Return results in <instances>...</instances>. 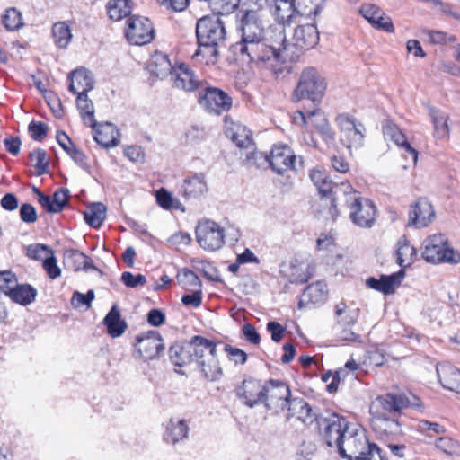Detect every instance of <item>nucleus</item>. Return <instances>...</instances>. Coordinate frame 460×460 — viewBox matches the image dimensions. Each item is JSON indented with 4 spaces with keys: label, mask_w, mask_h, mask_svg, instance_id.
I'll use <instances>...</instances> for the list:
<instances>
[{
    "label": "nucleus",
    "mask_w": 460,
    "mask_h": 460,
    "mask_svg": "<svg viewBox=\"0 0 460 460\" xmlns=\"http://www.w3.org/2000/svg\"><path fill=\"white\" fill-rule=\"evenodd\" d=\"M309 177L321 195L327 196L332 192L334 183L324 170L314 168L310 171Z\"/></svg>",
    "instance_id": "c9c22d12"
},
{
    "label": "nucleus",
    "mask_w": 460,
    "mask_h": 460,
    "mask_svg": "<svg viewBox=\"0 0 460 460\" xmlns=\"http://www.w3.org/2000/svg\"><path fill=\"white\" fill-rule=\"evenodd\" d=\"M76 105L84 124L94 128L96 126L94 106L93 102L88 98L87 93L77 95Z\"/></svg>",
    "instance_id": "4c0bfd02"
},
{
    "label": "nucleus",
    "mask_w": 460,
    "mask_h": 460,
    "mask_svg": "<svg viewBox=\"0 0 460 460\" xmlns=\"http://www.w3.org/2000/svg\"><path fill=\"white\" fill-rule=\"evenodd\" d=\"M201 340L202 336L195 335L189 342L172 345L169 349L171 362L178 367L194 362Z\"/></svg>",
    "instance_id": "2eb2a0df"
},
{
    "label": "nucleus",
    "mask_w": 460,
    "mask_h": 460,
    "mask_svg": "<svg viewBox=\"0 0 460 460\" xmlns=\"http://www.w3.org/2000/svg\"><path fill=\"white\" fill-rule=\"evenodd\" d=\"M319 31L314 24L297 26L293 33V45L299 49H310L317 45Z\"/></svg>",
    "instance_id": "4be33fe9"
},
{
    "label": "nucleus",
    "mask_w": 460,
    "mask_h": 460,
    "mask_svg": "<svg viewBox=\"0 0 460 460\" xmlns=\"http://www.w3.org/2000/svg\"><path fill=\"white\" fill-rule=\"evenodd\" d=\"M416 429L427 436L440 435L446 432V429L443 425L427 420H418Z\"/></svg>",
    "instance_id": "8fccbe9b"
},
{
    "label": "nucleus",
    "mask_w": 460,
    "mask_h": 460,
    "mask_svg": "<svg viewBox=\"0 0 460 460\" xmlns=\"http://www.w3.org/2000/svg\"><path fill=\"white\" fill-rule=\"evenodd\" d=\"M369 440L364 430L356 429L353 432L348 431L342 445L339 447V455L348 460H355L359 454H362L366 447H368Z\"/></svg>",
    "instance_id": "f3484780"
},
{
    "label": "nucleus",
    "mask_w": 460,
    "mask_h": 460,
    "mask_svg": "<svg viewBox=\"0 0 460 460\" xmlns=\"http://www.w3.org/2000/svg\"><path fill=\"white\" fill-rule=\"evenodd\" d=\"M422 258L433 264L460 262V252L448 245L447 239L443 234H436L423 241Z\"/></svg>",
    "instance_id": "0eeeda50"
},
{
    "label": "nucleus",
    "mask_w": 460,
    "mask_h": 460,
    "mask_svg": "<svg viewBox=\"0 0 460 460\" xmlns=\"http://www.w3.org/2000/svg\"><path fill=\"white\" fill-rule=\"evenodd\" d=\"M355 460H388L385 453L375 443H368V447L359 454Z\"/></svg>",
    "instance_id": "5fc2aeb1"
},
{
    "label": "nucleus",
    "mask_w": 460,
    "mask_h": 460,
    "mask_svg": "<svg viewBox=\"0 0 460 460\" xmlns=\"http://www.w3.org/2000/svg\"><path fill=\"white\" fill-rule=\"evenodd\" d=\"M171 80L174 87L188 92L196 90L199 84V81L196 78L193 71L183 63L173 68Z\"/></svg>",
    "instance_id": "5701e85b"
},
{
    "label": "nucleus",
    "mask_w": 460,
    "mask_h": 460,
    "mask_svg": "<svg viewBox=\"0 0 460 460\" xmlns=\"http://www.w3.org/2000/svg\"><path fill=\"white\" fill-rule=\"evenodd\" d=\"M125 36L131 44L140 46L148 44L155 38L153 23L144 16H130L126 22Z\"/></svg>",
    "instance_id": "9b49d317"
},
{
    "label": "nucleus",
    "mask_w": 460,
    "mask_h": 460,
    "mask_svg": "<svg viewBox=\"0 0 460 460\" xmlns=\"http://www.w3.org/2000/svg\"><path fill=\"white\" fill-rule=\"evenodd\" d=\"M437 448L448 455H460V444L458 441L448 438L440 437L436 440Z\"/></svg>",
    "instance_id": "6e6d98bb"
},
{
    "label": "nucleus",
    "mask_w": 460,
    "mask_h": 460,
    "mask_svg": "<svg viewBox=\"0 0 460 460\" xmlns=\"http://www.w3.org/2000/svg\"><path fill=\"white\" fill-rule=\"evenodd\" d=\"M236 394L246 406L252 408L255 405L263 403L265 400L264 385L257 379L243 380L237 388Z\"/></svg>",
    "instance_id": "aec40b11"
},
{
    "label": "nucleus",
    "mask_w": 460,
    "mask_h": 460,
    "mask_svg": "<svg viewBox=\"0 0 460 460\" xmlns=\"http://www.w3.org/2000/svg\"><path fill=\"white\" fill-rule=\"evenodd\" d=\"M191 291V294H186L181 296V303L184 305L198 308L201 305L202 303V290L199 288L192 289Z\"/></svg>",
    "instance_id": "338daca9"
},
{
    "label": "nucleus",
    "mask_w": 460,
    "mask_h": 460,
    "mask_svg": "<svg viewBox=\"0 0 460 460\" xmlns=\"http://www.w3.org/2000/svg\"><path fill=\"white\" fill-rule=\"evenodd\" d=\"M51 32L54 42L59 49H66L73 37L71 28L66 22L54 23Z\"/></svg>",
    "instance_id": "58836bf2"
},
{
    "label": "nucleus",
    "mask_w": 460,
    "mask_h": 460,
    "mask_svg": "<svg viewBox=\"0 0 460 460\" xmlns=\"http://www.w3.org/2000/svg\"><path fill=\"white\" fill-rule=\"evenodd\" d=\"M408 407L422 410L420 398L413 394L410 397L402 394L387 393L378 396L370 406L371 427L378 435L396 434L400 431L398 418L401 411Z\"/></svg>",
    "instance_id": "f03ea898"
},
{
    "label": "nucleus",
    "mask_w": 460,
    "mask_h": 460,
    "mask_svg": "<svg viewBox=\"0 0 460 460\" xmlns=\"http://www.w3.org/2000/svg\"><path fill=\"white\" fill-rule=\"evenodd\" d=\"M69 80V91L76 95L86 94L94 86V80L91 72L84 68L72 72Z\"/></svg>",
    "instance_id": "393cba45"
},
{
    "label": "nucleus",
    "mask_w": 460,
    "mask_h": 460,
    "mask_svg": "<svg viewBox=\"0 0 460 460\" xmlns=\"http://www.w3.org/2000/svg\"><path fill=\"white\" fill-rule=\"evenodd\" d=\"M15 275L9 270L0 271V292L8 296L9 290L15 285Z\"/></svg>",
    "instance_id": "bf43d9fd"
},
{
    "label": "nucleus",
    "mask_w": 460,
    "mask_h": 460,
    "mask_svg": "<svg viewBox=\"0 0 460 460\" xmlns=\"http://www.w3.org/2000/svg\"><path fill=\"white\" fill-rule=\"evenodd\" d=\"M335 121L340 129V140L348 149L363 146L366 128L360 121L347 113L338 114Z\"/></svg>",
    "instance_id": "6e6552de"
},
{
    "label": "nucleus",
    "mask_w": 460,
    "mask_h": 460,
    "mask_svg": "<svg viewBox=\"0 0 460 460\" xmlns=\"http://www.w3.org/2000/svg\"><path fill=\"white\" fill-rule=\"evenodd\" d=\"M196 239L201 248L215 252L225 243V230L217 222L205 219L199 222L196 227Z\"/></svg>",
    "instance_id": "9d476101"
},
{
    "label": "nucleus",
    "mask_w": 460,
    "mask_h": 460,
    "mask_svg": "<svg viewBox=\"0 0 460 460\" xmlns=\"http://www.w3.org/2000/svg\"><path fill=\"white\" fill-rule=\"evenodd\" d=\"M314 118L313 127L316 128L322 138L326 143L333 142L334 134L331 128L328 120L325 119L323 113L320 109H314L309 113V121Z\"/></svg>",
    "instance_id": "f704fd0d"
},
{
    "label": "nucleus",
    "mask_w": 460,
    "mask_h": 460,
    "mask_svg": "<svg viewBox=\"0 0 460 460\" xmlns=\"http://www.w3.org/2000/svg\"><path fill=\"white\" fill-rule=\"evenodd\" d=\"M43 268L48 276L52 279H57L61 274V270L58 266L57 260L52 254L45 257L43 261Z\"/></svg>",
    "instance_id": "0e129e2a"
},
{
    "label": "nucleus",
    "mask_w": 460,
    "mask_h": 460,
    "mask_svg": "<svg viewBox=\"0 0 460 460\" xmlns=\"http://www.w3.org/2000/svg\"><path fill=\"white\" fill-rule=\"evenodd\" d=\"M121 281L128 288H136L144 286L146 283V279L142 274L134 275L129 271H125L121 275Z\"/></svg>",
    "instance_id": "052dcab7"
},
{
    "label": "nucleus",
    "mask_w": 460,
    "mask_h": 460,
    "mask_svg": "<svg viewBox=\"0 0 460 460\" xmlns=\"http://www.w3.org/2000/svg\"><path fill=\"white\" fill-rule=\"evenodd\" d=\"M264 398L267 409L284 411L291 401V391L284 381L270 379L264 384Z\"/></svg>",
    "instance_id": "f8f14e48"
},
{
    "label": "nucleus",
    "mask_w": 460,
    "mask_h": 460,
    "mask_svg": "<svg viewBox=\"0 0 460 460\" xmlns=\"http://www.w3.org/2000/svg\"><path fill=\"white\" fill-rule=\"evenodd\" d=\"M349 218L359 227L370 228L376 220V207L368 199L354 197L349 204Z\"/></svg>",
    "instance_id": "4468645a"
},
{
    "label": "nucleus",
    "mask_w": 460,
    "mask_h": 460,
    "mask_svg": "<svg viewBox=\"0 0 460 460\" xmlns=\"http://www.w3.org/2000/svg\"><path fill=\"white\" fill-rule=\"evenodd\" d=\"M37 290L29 284H18L17 280L15 285L9 290L8 297L22 305L31 304L36 297Z\"/></svg>",
    "instance_id": "2f4dec72"
},
{
    "label": "nucleus",
    "mask_w": 460,
    "mask_h": 460,
    "mask_svg": "<svg viewBox=\"0 0 460 460\" xmlns=\"http://www.w3.org/2000/svg\"><path fill=\"white\" fill-rule=\"evenodd\" d=\"M398 249L396 252L397 262L401 267H405L412 263L417 254V250L411 245L405 237L398 241Z\"/></svg>",
    "instance_id": "a19ab883"
},
{
    "label": "nucleus",
    "mask_w": 460,
    "mask_h": 460,
    "mask_svg": "<svg viewBox=\"0 0 460 460\" xmlns=\"http://www.w3.org/2000/svg\"><path fill=\"white\" fill-rule=\"evenodd\" d=\"M84 217L90 226L98 228L106 218V207L101 202L93 203L86 207Z\"/></svg>",
    "instance_id": "e433bc0d"
},
{
    "label": "nucleus",
    "mask_w": 460,
    "mask_h": 460,
    "mask_svg": "<svg viewBox=\"0 0 460 460\" xmlns=\"http://www.w3.org/2000/svg\"><path fill=\"white\" fill-rule=\"evenodd\" d=\"M326 90L325 79L314 67L305 68L298 80L297 85L293 92L292 98L298 102L302 99H308L314 103H319Z\"/></svg>",
    "instance_id": "39448f33"
},
{
    "label": "nucleus",
    "mask_w": 460,
    "mask_h": 460,
    "mask_svg": "<svg viewBox=\"0 0 460 460\" xmlns=\"http://www.w3.org/2000/svg\"><path fill=\"white\" fill-rule=\"evenodd\" d=\"M199 104L208 112L221 114L232 108V98L223 90L217 87H206L199 93Z\"/></svg>",
    "instance_id": "ddd939ff"
},
{
    "label": "nucleus",
    "mask_w": 460,
    "mask_h": 460,
    "mask_svg": "<svg viewBox=\"0 0 460 460\" xmlns=\"http://www.w3.org/2000/svg\"><path fill=\"white\" fill-rule=\"evenodd\" d=\"M136 341V347L145 360H152L164 350L163 339L157 331L137 335Z\"/></svg>",
    "instance_id": "dca6fc26"
},
{
    "label": "nucleus",
    "mask_w": 460,
    "mask_h": 460,
    "mask_svg": "<svg viewBox=\"0 0 460 460\" xmlns=\"http://www.w3.org/2000/svg\"><path fill=\"white\" fill-rule=\"evenodd\" d=\"M296 14L311 17L321 12L322 4L325 0H294Z\"/></svg>",
    "instance_id": "37998d69"
},
{
    "label": "nucleus",
    "mask_w": 460,
    "mask_h": 460,
    "mask_svg": "<svg viewBox=\"0 0 460 460\" xmlns=\"http://www.w3.org/2000/svg\"><path fill=\"white\" fill-rule=\"evenodd\" d=\"M327 296V284L323 280H317L305 288L298 302V307L302 309L310 305H321L326 301Z\"/></svg>",
    "instance_id": "412c9836"
},
{
    "label": "nucleus",
    "mask_w": 460,
    "mask_h": 460,
    "mask_svg": "<svg viewBox=\"0 0 460 460\" xmlns=\"http://www.w3.org/2000/svg\"><path fill=\"white\" fill-rule=\"evenodd\" d=\"M403 277L404 272L401 270L397 274L382 275L380 279L370 277L367 279L366 284L370 288L379 291L384 295H390L394 292L395 287L400 285Z\"/></svg>",
    "instance_id": "a878e982"
},
{
    "label": "nucleus",
    "mask_w": 460,
    "mask_h": 460,
    "mask_svg": "<svg viewBox=\"0 0 460 460\" xmlns=\"http://www.w3.org/2000/svg\"><path fill=\"white\" fill-rule=\"evenodd\" d=\"M288 407V419L296 417L305 426L315 425L321 414L317 410L312 408L303 398H293Z\"/></svg>",
    "instance_id": "6ab92c4d"
},
{
    "label": "nucleus",
    "mask_w": 460,
    "mask_h": 460,
    "mask_svg": "<svg viewBox=\"0 0 460 460\" xmlns=\"http://www.w3.org/2000/svg\"><path fill=\"white\" fill-rule=\"evenodd\" d=\"M147 68L151 75L163 79L168 75H171L174 67L172 66L167 55L162 52H155L151 57Z\"/></svg>",
    "instance_id": "c756f323"
},
{
    "label": "nucleus",
    "mask_w": 460,
    "mask_h": 460,
    "mask_svg": "<svg viewBox=\"0 0 460 460\" xmlns=\"http://www.w3.org/2000/svg\"><path fill=\"white\" fill-rule=\"evenodd\" d=\"M106 8L111 20L120 21L131 13V0H109Z\"/></svg>",
    "instance_id": "ea45409f"
},
{
    "label": "nucleus",
    "mask_w": 460,
    "mask_h": 460,
    "mask_svg": "<svg viewBox=\"0 0 460 460\" xmlns=\"http://www.w3.org/2000/svg\"><path fill=\"white\" fill-rule=\"evenodd\" d=\"M177 280L186 290L201 288V281L199 278L194 271L189 269H182L180 270L177 274Z\"/></svg>",
    "instance_id": "c03bdc74"
},
{
    "label": "nucleus",
    "mask_w": 460,
    "mask_h": 460,
    "mask_svg": "<svg viewBox=\"0 0 460 460\" xmlns=\"http://www.w3.org/2000/svg\"><path fill=\"white\" fill-rule=\"evenodd\" d=\"M435 218V209L426 198L419 199L409 211V226L416 228L428 226Z\"/></svg>",
    "instance_id": "a211bd4d"
},
{
    "label": "nucleus",
    "mask_w": 460,
    "mask_h": 460,
    "mask_svg": "<svg viewBox=\"0 0 460 460\" xmlns=\"http://www.w3.org/2000/svg\"><path fill=\"white\" fill-rule=\"evenodd\" d=\"M208 190L205 176L194 174L182 182L181 192L186 199H197L203 197Z\"/></svg>",
    "instance_id": "bb28decb"
},
{
    "label": "nucleus",
    "mask_w": 460,
    "mask_h": 460,
    "mask_svg": "<svg viewBox=\"0 0 460 460\" xmlns=\"http://www.w3.org/2000/svg\"><path fill=\"white\" fill-rule=\"evenodd\" d=\"M258 158H262L274 172L280 175L288 170L296 169V156L291 148L286 145H275L270 151V156L264 155L262 153H252V155H247L248 160H256Z\"/></svg>",
    "instance_id": "1a4fd4ad"
},
{
    "label": "nucleus",
    "mask_w": 460,
    "mask_h": 460,
    "mask_svg": "<svg viewBox=\"0 0 460 460\" xmlns=\"http://www.w3.org/2000/svg\"><path fill=\"white\" fill-rule=\"evenodd\" d=\"M314 426L322 441L327 447L338 449L349 431V421L337 413L321 414Z\"/></svg>",
    "instance_id": "20e7f679"
},
{
    "label": "nucleus",
    "mask_w": 460,
    "mask_h": 460,
    "mask_svg": "<svg viewBox=\"0 0 460 460\" xmlns=\"http://www.w3.org/2000/svg\"><path fill=\"white\" fill-rule=\"evenodd\" d=\"M335 314L338 317H341L339 320V323L342 325H353L356 323L358 315V309H347V305L345 303L341 302L336 305Z\"/></svg>",
    "instance_id": "a18cd8bd"
},
{
    "label": "nucleus",
    "mask_w": 460,
    "mask_h": 460,
    "mask_svg": "<svg viewBox=\"0 0 460 460\" xmlns=\"http://www.w3.org/2000/svg\"><path fill=\"white\" fill-rule=\"evenodd\" d=\"M274 15L280 23H290L296 14V8L294 0H273Z\"/></svg>",
    "instance_id": "72a5a7b5"
},
{
    "label": "nucleus",
    "mask_w": 460,
    "mask_h": 460,
    "mask_svg": "<svg viewBox=\"0 0 460 460\" xmlns=\"http://www.w3.org/2000/svg\"><path fill=\"white\" fill-rule=\"evenodd\" d=\"M355 460H388L385 453L375 443H368V447L359 454Z\"/></svg>",
    "instance_id": "864d4df0"
},
{
    "label": "nucleus",
    "mask_w": 460,
    "mask_h": 460,
    "mask_svg": "<svg viewBox=\"0 0 460 460\" xmlns=\"http://www.w3.org/2000/svg\"><path fill=\"white\" fill-rule=\"evenodd\" d=\"M231 130V138L238 147L248 148L252 145V134L246 127L239 123H234Z\"/></svg>",
    "instance_id": "79ce46f5"
},
{
    "label": "nucleus",
    "mask_w": 460,
    "mask_h": 460,
    "mask_svg": "<svg viewBox=\"0 0 460 460\" xmlns=\"http://www.w3.org/2000/svg\"><path fill=\"white\" fill-rule=\"evenodd\" d=\"M383 130L385 137L401 148L408 143L405 135L397 125L387 122L383 126Z\"/></svg>",
    "instance_id": "de8ad7c7"
},
{
    "label": "nucleus",
    "mask_w": 460,
    "mask_h": 460,
    "mask_svg": "<svg viewBox=\"0 0 460 460\" xmlns=\"http://www.w3.org/2000/svg\"><path fill=\"white\" fill-rule=\"evenodd\" d=\"M313 276V268L309 265L304 270L300 266H292L289 275V282L294 284H304L307 282Z\"/></svg>",
    "instance_id": "603ef678"
},
{
    "label": "nucleus",
    "mask_w": 460,
    "mask_h": 460,
    "mask_svg": "<svg viewBox=\"0 0 460 460\" xmlns=\"http://www.w3.org/2000/svg\"><path fill=\"white\" fill-rule=\"evenodd\" d=\"M94 297L95 295L93 289L88 290L86 294L75 291L73 294L72 304L75 307L80 306L81 305H84L87 306V308H89Z\"/></svg>",
    "instance_id": "680f3d73"
},
{
    "label": "nucleus",
    "mask_w": 460,
    "mask_h": 460,
    "mask_svg": "<svg viewBox=\"0 0 460 460\" xmlns=\"http://www.w3.org/2000/svg\"><path fill=\"white\" fill-rule=\"evenodd\" d=\"M437 374L444 388L460 394V370L458 368L442 363L437 366Z\"/></svg>",
    "instance_id": "cd10ccee"
},
{
    "label": "nucleus",
    "mask_w": 460,
    "mask_h": 460,
    "mask_svg": "<svg viewBox=\"0 0 460 460\" xmlns=\"http://www.w3.org/2000/svg\"><path fill=\"white\" fill-rule=\"evenodd\" d=\"M2 23L7 31H17L23 26L22 13L16 8H9L2 16Z\"/></svg>",
    "instance_id": "49530a36"
},
{
    "label": "nucleus",
    "mask_w": 460,
    "mask_h": 460,
    "mask_svg": "<svg viewBox=\"0 0 460 460\" xmlns=\"http://www.w3.org/2000/svg\"><path fill=\"white\" fill-rule=\"evenodd\" d=\"M66 262L75 271L81 270L85 266L86 255L78 250H69L65 253Z\"/></svg>",
    "instance_id": "3c124183"
},
{
    "label": "nucleus",
    "mask_w": 460,
    "mask_h": 460,
    "mask_svg": "<svg viewBox=\"0 0 460 460\" xmlns=\"http://www.w3.org/2000/svg\"><path fill=\"white\" fill-rule=\"evenodd\" d=\"M31 137L35 141H41L48 132V126L41 121H31L28 126Z\"/></svg>",
    "instance_id": "13d9d810"
},
{
    "label": "nucleus",
    "mask_w": 460,
    "mask_h": 460,
    "mask_svg": "<svg viewBox=\"0 0 460 460\" xmlns=\"http://www.w3.org/2000/svg\"><path fill=\"white\" fill-rule=\"evenodd\" d=\"M21 220L27 224H32L37 220V212L31 204L24 203L20 208Z\"/></svg>",
    "instance_id": "774afa93"
},
{
    "label": "nucleus",
    "mask_w": 460,
    "mask_h": 460,
    "mask_svg": "<svg viewBox=\"0 0 460 460\" xmlns=\"http://www.w3.org/2000/svg\"><path fill=\"white\" fill-rule=\"evenodd\" d=\"M189 427L184 420L171 419L166 425L164 439L167 443L175 444L188 437Z\"/></svg>",
    "instance_id": "7c9ffc66"
},
{
    "label": "nucleus",
    "mask_w": 460,
    "mask_h": 460,
    "mask_svg": "<svg viewBox=\"0 0 460 460\" xmlns=\"http://www.w3.org/2000/svg\"><path fill=\"white\" fill-rule=\"evenodd\" d=\"M360 13L373 25L377 19L382 18L384 11L375 4H366L361 6Z\"/></svg>",
    "instance_id": "4d7b16f0"
},
{
    "label": "nucleus",
    "mask_w": 460,
    "mask_h": 460,
    "mask_svg": "<svg viewBox=\"0 0 460 460\" xmlns=\"http://www.w3.org/2000/svg\"><path fill=\"white\" fill-rule=\"evenodd\" d=\"M217 345L216 341L202 337L194 360L201 376L210 382L217 381L223 376V368L217 355Z\"/></svg>",
    "instance_id": "423d86ee"
},
{
    "label": "nucleus",
    "mask_w": 460,
    "mask_h": 460,
    "mask_svg": "<svg viewBox=\"0 0 460 460\" xmlns=\"http://www.w3.org/2000/svg\"><path fill=\"white\" fill-rule=\"evenodd\" d=\"M428 109L433 123L435 137L438 139L447 138L449 136L448 116L433 106H429Z\"/></svg>",
    "instance_id": "473e14b6"
},
{
    "label": "nucleus",
    "mask_w": 460,
    "mask_h": 460,
    "mask_svg": "<svg viewBox=\"0 0 460 460\" xmlns=\"http://www.w3.org/2000/svg\"><path fill=\"white\" fill-rule=\"evenodd\" d=\"M68 196L69 191L67 189H59L55 191L51 199L54 207L57 209V213L62 211V209L66 206L68 203Z\"/></svg>",
    "instance_id": "69168bd1"
},
{
    "label": "nucleus",
    "mask_w": 460,
    "mask_h": 460,
    "mask_svg": "<svg viewBox=\"0 0 460 460\" xmlns=\"http://www.w3.org/2000/svg\"><path fill=\"white\" fill-rule=\"evenodd\" d=\"M30 159L35 162V168L38 175H42L48 172L49 164V157L45 150L38 148L30 154Z\"/></svg>",
    "instance_id": "09e8293b"
},
{
    "label": "nucleus",
    "mask_w": 460,
    "mask_h": 460,
    "mask_svg": "<svg viewBox=\"0 0 460 460\" xmlns=\"http://www.w3.org/2000/svg\"><path fill=\"white\" fill-rule=\"evenodd\" d=\"M198 49L192 58L206 65L215 64L219 56V49L225 46L226 30L225 22L217 15H207L196 23Z\"/></svg>",
    "instance_id": "7ed1b4c3"
},
{
    "label": "nucleus",
    "mask_w": 460,
    "mask_h": 460,
    "mask_svg": "<svg viewBox=\"0 0 460 460\" xmlns=\"http://www.w3.org/2000/svg\"><path fill=\"white\" fill-rule=\"evenodd\" d=\"M224 350L227 354L228 358L231 361H234V364L243 365L247 361V354L243 350H242L238 348H234L230 345L226 344L225 346Z\"/></svg>",
    "instance_id": "e2e57ef3"
},
{
    "label": "nucleus",
    "mask_w": 460,
    "mask_h": 460,
    "mask_svg": "<svg viewBox=\"0 0 460 460\" xmlns=\"http://www.w3.org/2000/svg\"><path fill=\"white\" fill-rule=\"evenodd\" d=\"M92 128L93 129V138L100 146L109 148L119 144V132L112 123H98L96 121V126Z\"/></svg>",
    "instance_id": "b1692460"
},
{
    "label": "nucleus",
    "mask_w": 460,
    "mask_h": 460,
    "mask_svg": "<svg viewBox=\"0 0 460 460\" xmlns=\"http://www.w3.org/2000/svg\"><path fill=\"white\" fill-rule=\"evenodd\" d=\"M237 31L239 41L231 46L232 53L243 62L262 64L279 75L283 72V52L287 50L284 29H274L266 36L265 28L255 10L240 11Z\"/></svg>",
    "instance_id": "f257e3e1"
},
{
    "label": "nucleus",
    "mask_w": 460,
    "mask_h": 460,
    "mask_svg": "<svg viewBox=\"0 0 460 460\" xmlns=\"http://www.w3.org/2000/svg\"><path fill=\"white\" fill-rule=\"evenodd\" d=\"M103 324L106 326L108 333L113 338L121 336L128 327L126 321L121 319L119 310L116 305H112L104 317Z\"/></svg>",
    "instance_id": "c85d7f7f"
}]
</instances>
